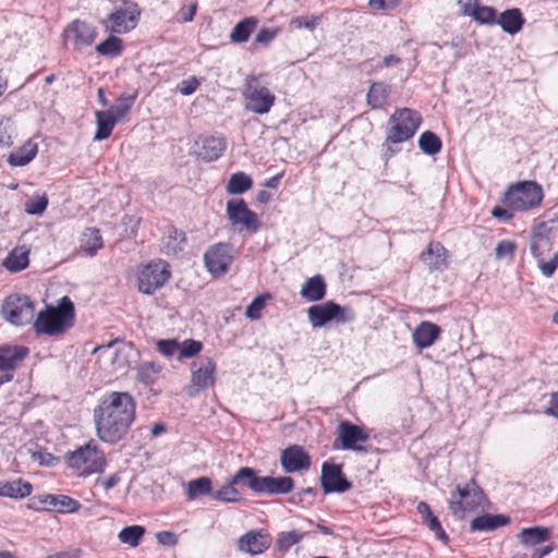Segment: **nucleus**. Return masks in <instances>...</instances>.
<instances>
[{
  "label": "nucleus",
  "instance_id": "f257e3e1",
  "mask_svg": "<svg viewBox=\"0 0 558 558\" xmlns=\"http://www.w3.org/2000/svg\"><path fill=\"white\" fill-rule=\"evenodd\" d=\"M136 402L129 392L111 391L94 409L98 438L108 444L123 439L135 420Z\"/></svg>",
  "mask_w": 558,
  "mask_h": 558
},
{
  "label": "nucleus",
  "instance_id": "f03ea898",
  "mask_svg": "<svg viewBox=\"0 0 558 558\" xmlns=\"http://www.w3.org/2000/svg\"><path fill=\"white\" fill-rule=\"evenodd\" d=\"M74 304L69 296H63L58 306H47L40 311L34 322L37 333L54 336L65 332L74 324Z\"/></svg>",
  "mask_w": 558,
  "mask_h": 558
},
{
  "label": "nucleus",
  "instance_id": "7ed1b4c3",
  "mask_svg": "<svg viewBox=\"0 0 558 558\" xmlns=\"http://www.w3.org/2000/svg\"><path fill=\"white\" fill-rule=\"evenodd\" d=\"M247 480V487L258 495H287L294 489V480L290 476H259L258 471L243 466L238 471L235 481Z\"/></svg>",
  "mask_w": 558,
  "mask_h": 558
},
{
  "label": "nucleus",
  "instance_id": "20e7f679",
  "mask_svg": "<svg viewBox=\"0 0 558 558\" xmlns=\"http://www.w3.org/2000/svg\"><path fill=\"white\" fill-rule=\"evenodd\" d=\"M68 465L75 470L80 476H88L105 470L106 459L104 452L90 440L84 446L65 454Z\"/></svg>",
  "mask_w": 558,
  "mask_h": 558
},
{
  "label": "nucleus",
  "instance_id": "39448f33",
  "mask_svg": "<svg viewBox=\"0 0 558 558\" xmlns=\"http://www.w3.org/2000/svg\"><path fill=\"white\" fill-rule=\"evenodd\" d=\"M141 13L142 11L136 2L122 0L114 5L106 19L100 21V24L110 34H126L137 26Z\"/></svg>",
  "mask_w": 558,
  "mask_h": 558
},
{
  "label": "nucleus",
  "instance_id": "423d86ee",
  "mask_svg": "<svg viewBox=\"0 0 558 558\" xmlns=\"http://www.w3.org/2000/svg\"><path fill=\"white\" fill-rule=\"evenodd\" d=\"M543 191L534 181H524L511 185L505 193L502 203L512 210L525 211L541 204Z\"/></svg>",
  "mask_w": 558,
  "mask_h": 558
},
{
  "label": "nucleus",
  "instance_id": "0eeeda50",
  "mask_svg": "<svg viewBox=\"0 0 558 558\" xmlns=\"http://www.w3.org/2000/svg\"><path fill=\"white\" fill-rule=\"evenodd\" d=\"M486 498L483 489L471 480L465 485H457L451 492L449 509L456 517H463L465 512L484 507Z\"/></svg>",
  "mask_w": 558,
  "mask_h": 558
},
{
  "label": "nucleus",
  "instance_id": "6e6552de",
  "mask_svg": "<svg viewBox=\"0 0 558 558\" xmlns=\"http://www.w3.org/2000/svg\"><path fill=\"white\" fill-rule=\"evenodd\" d=\"M242 96L245 109L256 114H266L275 104L276 96L260 84V75L248 74L244 78Z\"/></svg>",
  "mask_w": 558,
  "mask_h": 558
},
{
  "label": "nucleus",
  "instance_id": "1a4fd4ad",
  "mask_svg": "<svg viewBox=\"0 0 558 558\" xmlns=\"http://www.w3.org/2000/svg\"><path fill=\"white\" fill-rule=\"evenodd\" d=\"M422 122L421 116L412 109L396 110L389 118L387 143H403L415 134Z\"/></svg>",
  "mask_w": 558,
  "mask_h": 558
},
{
  "label": "nucleus",
  "instance_id": "9d476101",
  "mask_svg": "<svg viewBox=\"0 0 558 558\" xmlns=\"http://www.w3.org/2000/svg\"><path fill=\"white\" fill-rule=\"evenodd\" d=\"M308 320L314 328H320L328 323L345 324L355 319L354 311L349 306H341L333 301L312 305L307 310Z\"/></svg>",
  "mask_w": 558,
  "mask_h": 558
},
{
  "label": "nucleus",
  "instance_id": "9b49d317",
  "mask_svg": "<svg viewBox=\"0 0 558 558\" xmlns=\"http://www.w3.org/2000/svg\"><path fill=\"white\" fill-rule=\"evenodd\" d=\"M217 366L208 356H202L191 364V380L186 386V395L191 398L213 387L216 383Z\"/></svg>",
  "mask_w": 558,
  "mask_h": 558
},
{
  "label": "nucleus",
  "instance_id": "f8f14e48",
  "mask_svg": "<svg viewBox=\"0 0 558 558\" xmlns=\"http://www.w3.org/2000/svg\"><path fill=\"white\" fill-rule=\"evenodd\" d=\"M1 311L10 324L24 326L32 322L35 306L29 296L11 294L4 300Z\"/></svg>",
  "mask_w": 558,
  "mask_h": 558
},
{
  "label": "nucleus",
  "instance_id": "ddd939ff",
  "mask_svg": "<svg viewBox=\"0 0 558 558\" xmlns=\"http://www.w3.org/2000/svg\"><path fill=\"white\" fill-rule=\"evenodd\" d=\"M169 265L163 260L151 262L144 266L137 277L138 290L144 294H153L170 279Z\"/></svg>",
  "mask_w": 558,
  "mask_h": 558
},
{
  "label": "nucleus",
  "instance_id": "4468645a",
  "mask_svg": "<svg viewBox=\"0 0 558 558\" xmlns=\"http://www.w3.org/2000/svg\"><path fill=\"white\" fill-rule=\"evenodd\" d=\"M27 508L34 511H52L60 513H74L81 508V504L66 495L43 494L28 499Z\"/></svg>",
  "mask_w": 558,
  "mask_h": 558
},
{
  "label": "nucleus",
  "instance_id": "2eb2a0df",
  "mask_svg": "<svg viewBox=\"0 0 558 558\" xmlns=\"http://www.w3.org/2000/svg\"><path fill=\"white\" fill-rule=\"evenodd\" d=\"M227 217L233 226H242L255 233L259 229V219L256 213L251 210L243 198H232L227 202Z\"/></svg>",
  "mask_w": 558,
  "mask_h": 558
},
{
  "label": "nucleus",
  "instance_id": "dca6fc26",
  "mask_svg": "<svg viewBox=\"0 0 558 558\" xmlns=\"http://www.w3.org/2000/svg\"><path fill=\"white\" fill-rule=\"evenodd\" d=\"M232 260V247L227 243L215 244L204 254L205 266L215 277L227 274Z\"/></svg>",
  "mask_w": 558,
  "mask_h": 558
},
{
  "label": "nucleus",
  "instance_id": "f3484780",
  "mask_svg": "<svg viewBox=\"0 0 558 558\" xmlns=\"http://www.w3.org/2000/svg\"><path fill=\"white\" fill-rule=\"evenodd\" d=\"M320 481L325 494L344 493L352 487V483L343 474L341 464L324 462Z\"/></svg>",
  "mask_w": 558,
  "mask_h": 558
},
{
  "label": "nucleus",
  "instance_id": "a211bd4d",
  "mask_svg": "<svg viewBox=\"0 0 558 558\" xmlns=\"http://www.w3.org/2000/svg\"><path fill=\"white\" fill-rule=\"evenodd\" d=\"M338 439L344 450L366 451L360 444L368 441L369 435L363 427L349 421H341L338 425Z\"/></svg>",
  "mask_w": 558,
  "mask_h": 558
},
{
  "label": "nucleus",
  "instance_id": "6ab92c4d",
  "mask_svg": "<svg viewBox=\"0 0 558 558\" xmlns=\"http://www.w3.org/2000/svg\"><path fill=\"white\" fill-rule=\"evenodd\" d=\"M64 35L73 49L81 50L93 45L97 37V31L89 23L77 19L66 26Z\"/></svg>",
  "mask_w": 558,
  "mask_h": 558
},
{
  "label": "nucleus",
  "instance_id": "aec40b11",
  "mask_svg": "<svg viewBox=\"0 0 558 558\" xmlns=\"http://www.w3.org/2000/svg\"><path fill=\"white\" fill-rule=\"evenodd\" d=\"M312 459L304 447L291 445L280 453V465L286 473H298L311 468Z\"/></svg>",
  "mask_w": 558,
  "mask_h": 558
},
{
  "label": "nucleus",
  "instance_id": "412c9836",
  "mask_svg": "<svg viewBox=\"0 0 558 558\" xmlns=\"http://www.w3.org/2000/svg\"><path fill=\"white\" fill-rule=\"evenodd\" d=\"M29 350L24 345L0 347V372L12 373L19 364L28 355Z\"/></svg>",
  "mask_w": 558,
  "mask_h": 558
},
{
  "label": "nucleus",
  "instance_id": "4be33fe9",
  "mask_svg": "<svg viewBox=\"0 0 558 558\" xmlns=\"http://www.w3.org/2000/svg\"><path fill=\"white\" fill-rule=\"evenodd\" d=\"M551 238L553 234L545 225L538 223L533 228L530 239V250L535 258L542 257L551 251Z\"/></svg>",
  "mask_w": 558,
  "mask_h": 558
},
{
  "label": "nucleus",
  "instance_id": "5701e85b",
  "mask_svg": "<svg viewBox=\"0 0 558 558\" xmlns=\"http://www.w3.org/2000/svg\"><path fill=\"white\" fill-rule=\"evenodd\" d=\"M441 328L430 322H422L414 329L412 338L416 348L426 349L432 347L440 337Z\"/></svg>",
  "mask_w": 558,
  "mask_h": 558
},
{
  "label": "nucleus",
  "instance_id": "b1692460",
  "mask_svg": "<svg viewBox=\"0 0 558 558\" xmlns=\"http://www.w3.org/2000/svg\"><path fill=\"white\" fill-rule=\"evenodd\" d=\"M417 513L421 515L422 523L428 527L430 532L434 533L435 537L444 543L445 545L449 543V536L445 532L441 526L438 518L433 513L430 507L425 501H420L416 507Z\"/></svg>",
  "mask_w": 558,
  "mask_h": 558
},
{
  "label": "nucleus",
  "instance_id": "393cba45",
  "mask_svg": "<svg viewBox=\"0 0 558 558\" xmlns=\"http://www.w3.org/2000/svg\"><path fill=\"white\" fill-rule=\"evenodd\" d=\"M227 148L226 138L222 136H206L202 140V146L197 153L198 157L206 161L219 159Z\"/></svg>",
  "mask_w": 558,
  "mask_h": 558
},
{
  "label": "nucleus",
  "instance_id": "a878e982",
  "mask_svg": "<svg viewBox=\"0 0 558 558\" xmlns=\"http://www.w3.org/2000/svg\"><path fill=\"white\" fill-rule=\"evenodd\" d=\"M186 235L183 231L169 226L161 238V252L168 256L177 255L184 250Z\"/></svg>",
  "mask_w": 558,
  "mask_h": 558
},
{
  "label": "nucleus",
  "instance_id": "bb28decb",
  "mask_svg": "<svg viewBox=\"0 0 558 558\" xmlns=\"http://www.w3.org/2000/svg\"><path fill=\"white\" fill-rule=\"evenodd\" d=\"M420 259L430 269L437 270L447 266V250L439 242H430L420 255Z\"/></svg>",
  "mask_w": 558,
  "mask_h": 558
},
{
  "label": "nucleus",
  "instance_id": "cd10ccee",
  "mask_svg": "<svg viewBox=\"0 0 558 558\" xmlns=\"http://www.w3.org/2000/svg\"><path fill=\"white\" fill-rule=\"evenodd\" d=\"M550 535L551 530L549 527L538 525L522 529L517 537L524 547H536L549 541Z\"/></svg>",
  "mask_w": 558,
  "mask_h": 558
},
{
  "label": "nucleus",
  "instance_id": "c85d7f7f",
  "mask_svg": "<svg viewBox=\"0 0 558 558\" xmlns=\"http://www.w3.org/2000/svg\"><path fill=\"white\" fill-rule=\"evenodd\" d=\"M525 20L520 9L513 8L501 12L497 17L496 24H498L505 33L515 35L522 29Z\"/></svg>",
  "mask_w": 558,
  "mask_h": 558
},
{
  "label": "nucleus",
  "instance_id": "c756f323",
  "mask_svg": "<svg viewBox=\"0 0 558 558\" xmlns=\"http://www.w3.org/2000/svg\"><path fill=\"white\" fill-rule=\"evenodd\" d=\"M268 547L269 541L259 532L251 531L239 539V549L251 555H259Z\"/></svg>",
  "mask_w": 558,
  "mask_h": 558
},
{
  "label": "nucleus",
  "instance_id": "7c9ffc66",
  "mask_svg": "<svg viewBox=\"0 0 558 558\" xmlns=\"http://www.w3.org/2000/svg\"><path fill=\"white\" fill-rule=\"evenodd\" d=\"M463 14L471 16L478 24L494 25L497 23V11L493 7L483 5L474 0V5L465 4Z\"/></svg>",
  "mask_w": 558,
  "mask_h": 558
},
{
  "label": "nucleus",
  "instance_id": "2f4dec72",
  "mask_svg": "<svg viewBox=\"0 0 558 558\" xmlns=\"http://www.w3.org/2000/svg\"><path fill=\"white\" fill-rule=\"evenodd\" d=\"M236 476L238 472L221 488L213 490L211 498L223 502H239L242 499V495L235 488V485L247 487V480L242 478L238 482L235 481Z\"/></svg>",
  "mask_w": 558,
  "mask_h": 558
},
{
  "label": "nucleus",
  "instance_id": "473e14b6",
  "mask_svg": "<svg viewBox=\"0 0 558 558\" xmlns=\"http://www.w3.org/2000/svg\"><path fill=\"white\" fill-rule=\"evenodd\" d=\"M510 518L505 514L486 513L478 515L471 521V531H494L500 526L507 525Z\"/></svg>",
  "mask_w": 558,
  "mask_h": 558
},
{
  "label": "nucleus",
  "instance_id": "72a5a7b5",
  "mask_svg": "<svg viewBox=\"0 0 558 558\" xmlns=\"http://www.w3.org/2000/svg\"><path fill=\"white\" fill-rule=\"evenodd\" d=\"M33 492V485L22 478L0 483V496L13 499L27 497Z\"/></svg>",
  "mask_w": 558,
  "mask_h": 558
},
{
  "label": "nucleus",
  "instance_id": "f704fd0d",
  "mask_svg": "<svg viewBox=\"0 0 558 558\" xmlns=\"http://www.w3.org/2000/svg\"><path fill=\"white\" fill-rule=\"evenodd\" d=\"M301 295L310 301L317 302L325 298L326 295V283L320 275H316L310 279H307L301 289Z\"/></svg>",
  "mask_w": 558,
  "mask_h": 558
},
{
  "label": "nucleus",
  "instance_id": "c9c22d12",
  "mask_svg": "<svg viewBox=\"0 0 558 558\" xmlns=\"http://www.w3.org/2000/svg\"><path fill=\"white\" fill-rule=\"evenodd\" d=\"M258 20L254 16L241 20L232 28L230 33V40L235 44H242L248 40L251 34L255 31Z\"/></svg>",
  "mask_w": 558,
  "mask_h": 558
},
{
  "label": "nucleus",
  "instance_id": "e433bc0d",
  "mask_svg": "<svg viewBox=\"0 0 558 558\" xmlns=\"http://www.w3.org/2000/svg\"><path fill=\"white\" fill-rule=\"evenodd\" d=\"M28 250L24 246L13 248L3 260V266L11 272H19L28 266Z\"/></svg>",
  "mask_w": 558,
  "mask_h": 558
},
{
  "label": "nucleus",
  "instance_id": "4c0bfd02",
  "mask_svg": "<svg viewBox=\"0 0 558 558\" xmlns=\"http://www.w3.org/2000/svg\"><path fill=\"white\" fill-rule=\"evenodd\" d=\"M118 120L111 114V112L106 111H97L96 112V123L97 130L94 135V141H104L107 140L114 129Z\"/></svg>",
  "mask_w": 558,
  "mask_h": 558
},
{
  "label": "nucleus",
  "instance_id": "58836bf2",
  "mask_svg": "<svg viewBox=\"0 0 558 558\" xmlns=\"http://www.w3.org/2000/svg\"><path fill=\"white\" fill-rule=\"evenodd\" d=\"M390 95L389 85L383 82H375L369 86L366 101L372 109H380L386 104Z\"/></svg>",
  "mask_w": 558,
  "mask_h": 558
},
{
  "label": "nucleus",
  "instance_id": "ea45409f",
  "mask_svg": "<svg viewBox=\"0 0 558 558\" xmlns=\"http://www.w3.org/2000/svg\"><path fill=\"white\" fill-rule=\"evenodd\" d=\"M37 151V145L28 141L25 145L10 154L8 162L14 167L26 166L36 157Z\"/></svg>",
  "mask_w": 558,
  "mask_h": 558
},
{
  "label": "nucleus",
  "instance_id": "a19ab883",
  "mask_svg": "<svg viewBox=\"0 0 558 558\" xmlns=\"http://www.w3.org/2000/svg\"><path fill=\"white\" fill-rule=\"evenodd\" d=\"M102 247V238L97 228H87L82 233L81 250L87 255L94 256Z\"/></svg>",
  "mask_w": 558,
  "mask_h": 558
},
{
  "label": "nucleus",
  "instance_id": "79ce46f5",
  "mask_svg": "<svg viewBox=\"0 0 558 558\" xmlns=\"http://www.w3.org/2000/svg\"><path fill=\"white\" fill-rule=\"evenodd\" d=\"M213 494L211 480L202 476L187 483L186 496L190 500H194L199 496H210Z\"/></svg>",
  "mask_w": 558,
  "mask_h": 558
},
{
  "label": "nucleus",
  "instance_id": "37998d69",
  "mask_svg": "<svg viewBox=\"0 0 558 558\" xmlns=\"http://www.w3.org/2000/svg\"><path fill=\"white\" fill-rule=\"evenodd\" d=\"M253 185L252 178L245 172L239 171L229 178L226 191L229 194H242L248 191Z\"/></svg>",
  "mask_w": 558,
  "mask_h": 558
},
{
  "label": "nucleus",
  "instance_id": "c03bdc74",
  "mask_svg": "<svg viewBox=\"0 0 558 558\" xmlns=\"http://www.w3.org/2000/svg\"><path fill=\"white\" fill-rule=\"evenodd\" d=\"M96 52L104 57L114 58L123 52V40L117 36L110 35L107 39L96 46Z\"/></svg>",
  "mask_w": 558,
  "mask_h": 558
},
{
  "label": "nucleus",
  "instance_id": "a18cd8bd",
  "mask_svg": "<svg viewBox=\"0 0 558 558\" xmlns=\"http://www.w3.org/2000/svg\"><path fill=\"white\" fill-rule=\"evenodd\" d=\"M418 147L424 154L433 156L441 150L442 142L434 132L425 131L420 135Z\"/></svg>",
  "mask_w": 558,
  "mask_h": 558
},
{
  "label": "nucleus",
  "instance_id": "49530a36",
  "mask_svg": "<svg viewBox=\"0 0 558 558\" xmlns=\"http://www.w3.org/2000/svg\"><path fill=\"white\" fill-rule=\"evenodd\" d=\"M162 367L155 362H143L137 367V379L144 385H153L157 381Z\"/></svg>",
  "mask_w": 558,
  "mask_h": 558
},
{
  "label": "nucleus",
  "instance_id": "de8ad7c7",
  "mask_svg": "<svg viewBox=\"0 0 558 558\" xmlns=\"http://www.w3.org/2000/svg\"><path fill=\"white\" fill-rule=\"evenodd\" d=\"M145 527L142 525H130L123 527L118 537L121 543L136 547L145 534Z\"/></svg>",
  "mask_w": 558,
  "mask_h": 558
},
{
  "label": "nucleus",
  "instance_id": "09e8293b",
  "mask_svg": "<svg viewBox=\"0 0 558 558\" xmlns=\"http://www.w3.org/2000/svg\"><path fill=\"white\" fill-rule=\"evenodd\" d=\"M136 99V95H121L116 104L111 106L107 111L111 112V114L120 121L122 118H124L128 112L133 107Z\"/></svg>",
  "mask_w": 558,
  "mask_h": 558
},
{
  "label": "nucleus",
  "instance_id": "8fccbe9b",
  "mask_svg": "<svg viewBox=\"0 0 558 558\" xmlns=\"http://www.w3.org/2000/svg\"><path fill=\"white\" fill-rule=\"evenodd\" d=\"M303 538V534L293 530L289 532H282L277 538V545L280 550L287 551L293 545L298 544Z\"/></svg>",
  "mask_w": 558,
  "mask_h": 558
},
{
  "label": "nucleus",
  "instance_id": "3c124183",
  "mask_svg": "<svg viewBox=\"0 0 558 558\" xmlns=\"http://www.w3.org/2000/svg\"><path fill=\"white\" fill-rule=\"evenodd\" d=\"M203 349V344L201 341L194 339L184 340L180 343L179 349V360L182 359H191L197 355Z\"/></svg>",
  "mask_w": 558,
  "mask_h": 558
},
{
  "label": "nucleus",
  "instance_id": "603ef678",
  "mask_svg": "<svg viewBox=\"0 0 558 558\" xmlns=\"http://www.w3.org/2000/svg\"><path fill=\"white\" fill-rule=\"evenodd\" d=\"M14 128L10 119L0 120V147H10L13 144Z\"/></svg>",
  "mask_w": 558,
  "mask_h": 558
},
{
  "label": "nucleus",
  "instance_id": "864d4df0",
  "mask_svg": "<svg viewBox=\"0 0 558 558\" xmlns=\"http://www.w3.org/2000/svg\"><path fill=\"white\" fill-rule=\"evenodd\" d=\"M267 299H269V294H262L256 296L246 307L245 315L254 320L259 319L262 316V311L266 305Z\"/></svg>",
  "mask_w": 558,
  "mask_h": 558
},
{
  "label": "nucleus",
  "instance_id": "5fc2aeb1",
  "mask_svg": "<svg viewBox=\"0 0 558 558\" xmlns=\"http://www.w3.org/2000/svg\"><path fill=\"white\" fill-rule=\"evenodd\" d=\"M156 347L159 353L170 357L179 352L180 342L175 339H162L157 341Z\"/></svg>",
  "mask_w": 558,
  "mask_h": 558
},
{
  "label": "nucleus",
  "instance_id": "6e6d98bb",
  "mask_svg": "<svg viewBox=\"0 0 558 558\" xmlns=\"http://www.w3.org/2000/svg\"><path fill=\"white\" fill-rule=\"evenodd\" d=\"M319 20L320 19L315 15H301L293 17L291 20V25L295 28H306L314 31L317 27Z\"/></svg>",
  "mask_w": 558,
  "mask_h": 558
},
{
  "label": "nucleus",
  "instance_id": "4d7b16f0",
  "mask_svg": "<svg viewBox=\"0 0 558 558\" xmlns=\"http://www.w3.org/2000/svg\"><path fill=\"white\" fill-rule=\"evenodd\" d=\"M536 259L538 268L541 269L542 274L547 278H550L558 268V252L554 254L553 258L549 262H546L544 259V256L537 257Z\"/></svg>",
  "mask_w": 558,
  "mask_h": 558
},
{
  "label": "nucleus",
  "instance_id": "13d9d810",
  "mask_svg": "<svg viewBox=\"0 0 558 558\" xmlns=\"http://www.w3.org/2000/svg\"><path fill=\"white\" fill-rule=\"evenodd\" d=\"M48 206V199L46 196H39L29 199L25 205V210L31 215H41Z\"/></svg>",
  "mask_w": 558,
  "mask_h": 558
},
{
  "label": "nucleus",
  "instance_id": "bf43d9fd",
  "mask_svg": "<svg viewBox=\"0 0 558 558\" xmlns=\"http://www.w3.org/2000/svg\"><path fill=\"white\" fill-rule=\"evenodd\" d=\"M201 86V81L196 76H191L187 80H183L178 85V90L183 96H190L197 90Z\"/></svg>",
  "mask_w": 558,
  "mask_h": 558
},
{
  "label": "nucleus",
  "instance_id": "052dcab7",
  "mask_svg": "<svg viewBox=\"0 0 558 558\" xmlns=\"http://www.w3.org/2000/svg\"><path fill=\"white\" fill-rule=\"evenodd\" d=\"M278 33H279V28H277V27L262 28V29H259V32L257 33V35L255 37V43L260 44L264 47H267L276 38Z\"/></svg>",
  "mask_w": 558,
  "mask_h": 558
},
{
  "label": "nucleus",
  "instance_id": "680f3d73",
  "mask_svg": "<svg viewBox=\"0 0 558 558\" xmlns=\"http://www.w3.org/2000/svg\"><path fill=\"white\" fill-rule=\"evenodd\" d=\"M515 251V244L512 241L504 240L497 243V246L495 248L496 256L498 258H502L506 256L513 255Z\"/></svg>",
  "mask_w": 558,
  "mask_h": 558
},
{
  "label": "nucleus",
  "instance_id": "e2e57ef3",
  "mask_svg": "<svg viewBox=\"0 0 558 558\" xmlns=\"http://www.w3.org/2000/svg\"><path fill=\"white\" fill-rule=\"evenodd\" d=\"M157 542L163 546H174L178 543V536L173 532L161 531L156 535Z\"/></svg>",
  "mask_w": 558,
  "mask_h": 558
},
{
  "label": "nucleus",
  "instance_id": "0e129e2a",
  "mask_svg": "<svg viewBox=\"0 0 558 558\" xmlns=\"http://www.w3.org/2000/svg\"><path fill=\"white\" fill-rule=\"evenodd\" d=\"M399 2L400 0H369L371 7L377 10H391Z\"/></svg>",
  "mask_w": 558,
  "mask_h": 558
},
{
  "label": "nucleus",
  "instance_id": "69168bd1",
  "mask_svg": "<svg viewBox=\"0 0 558 558\" xmlns=\"http://www.w3.org/2000/svg\"><path fill=\"white\" fill-rule=\"evenodd\" d=\"M544 414L558 418V391L550 395L549 405L544 410Z\"/></svg>",
  "mask_w": 558,
  "mask_h": 558
},
{
  "label": "nucleus",
  "instance_id": "338daca9",
  "mask_svg": "<svg viewBox=\"0 0 558 558\" xmlns=\"http://www.w3.org/2000/svg\"><path fill=\"white\" fill-rule=\"evenodd\" d=\"M492 215L494 218L501 221H508L513 217V214L509 209L500 206H495L492 210Z\"/></svg>",
  "mask_w": 558,
  "mask_h": 558
},
{
  "label": "nucleus",
  "instance_id": "774afa93",
  "mask_svg": "<svg viewBox=\"0 0 558 558\" xmlns=\"http://www.w3.org/2000/svg\"><path fill=\"white\" fill-rule=\"evenodd\" d=\"M555 544L550 543L545 546L535 548L530 558H544L545 556L549 555L555 549Z\"/></svg>",
  "mask_w": 558,
  "mask_h": 558
}]
</instances>
